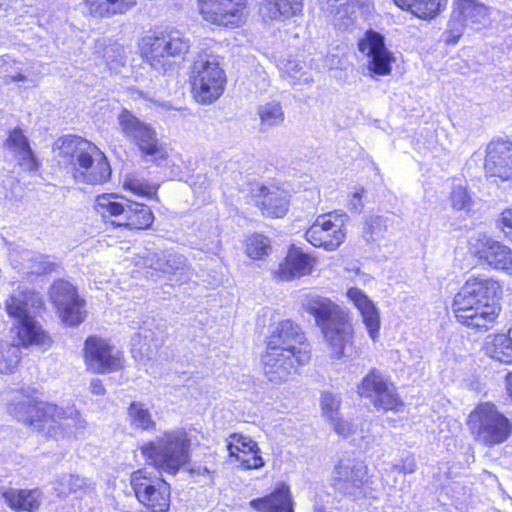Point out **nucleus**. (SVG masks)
Instances as JSON below:
<instances>
[{"label": "nucleus", "instance_id": "obj_61", "mask_svg": "<svg viewBox=\"0 0 512 512\" xmlns=\"http://www.w3.org/2000/svg\"><path fill=\"white\" fill-rule=\"evenodd\" d=\"M507 335H508V336H511V338H512V327L509 329V331H508V334H507Z\"/></svg>", "mask_w": 512, "mask_h": 512}, {"label": "nucleus", "instance_id": "obj_3", "mask_svg": "<svg viewBox=\"0 0 512 512\" xmlns=\"http://www.w3.org/2000/svg\"><path fill=\"white\" fill-rule=\"evenodd\" d=\"M304 309L314 316L316 324L329 343L334 356L341 358L345 342L349 337L351 325L347 320V313L330 299L314 296L306 300Z\"/></svg>", "mask_w": 512, "mask_h": 512}, {"label": "nucleus", "instance_id": "obj_9", "mask_svg": "<svg viewBox=\"0 0 512 512\" xmlns=\"http://www.w3.org/2000/svg\"><path fill=\"white\" fill-rule=\"evenodd\" d=\"M42 304L39 294L33 291H18L6 301V310L17 319L18 336L22 344H46L48 336L37 324L33 314Z\"/></svg>", "mask_w": 512, "mask_h": 512}, {"label": "nucleus", "instance_id": "obj_14", "mask_svg": "<svg viewBox=\"0 0 512 512\" xmlns=\"http://www.w3.org/2000/svg\"><path fill=\"white\" fill-rule=\"evenodd\" d=\"M358 393L369 398L378 411H399L404 406L394 384L375 369L358 386Z\"/></svg>", "mask_w": 512, "mask_h": 512}, {"label": "nucleus", "instance_id": "obj_34", "mask_svg": "<svg viewBox=\"0 0 512 512\" xmlns=\"http://www.w3.org/2000/svg\"><path fill=\"white\" fill-rule=\"evenodd\" d=\"M448 0H394L402 9L411 11L419 18H433L447 5Z\"/></svg>", "mask_w": 512, "mask_h": 512}, {"label": "nucleus", "instance_id": "obj_6", "mask_svg": "<svg viewBox=\"0 0 512 512\" xmlns=\"http://www.w3.org/2000/svg\"><path fill=\"white\" fill-rule=\"evenodd\" d=\"M145 55L153 69L166 73L190 49V40L176 29L163 30L143 39Z\"/></svg>", "mask_w": 512, "mask_h": 512}, {"label": "nucleus", "instance_id": "obj_11", "mask_svg": "<svg viewBox=\"0 0 512 512\" xmlns=\"http://www.w3.org/2000/svg\"><path fill=\"white\" fill-rule=\"evenodd\" d=\"M130 482L136 498L148 512L169 511L170 485L163 479L140 469L131 474Z\"/></svg>", "mask_w": 512, "mask_h": 512}, {"label": "nucleus", "instance_id": "obj_1", "mask_svg": "<svg viewBox=\"0 0 512 512\" xmlns=\"http://www.w3.org/2000/svg\"><path fill=\"white\" fill-rule=\"evenodd\" d=\"M501 292L498 281L484 274L471 275L454 296L453 312L461 324L487 331L496 323L500 307L495 297Z\"/></svg>", "mask_w": 512, "mask_h": 512}, {"label": "nucleus", "instance_id": "obj_4", "mask_svg": "<svg viewBox=\"0 0 512 512\" xmlns=\"http://www.w3.org/2000/svg\"><path fill=\"white\" fill-rule=\"evenodd\" d=\"M190 439L183 429L166 431L141 448L142 454L160 471L176 474L189 461Z\"/></svg>", "mask_w": 512, "mask_h": 512}, {"label": "nucleus", "instance_id": "obj_47", "mask_svg": "<svg viewBox=\"0 0 512 512\" xmlns=\"http://www.w3.org/2000/svg\"><path fill=\"white\" fill-rule=\"evenodd\" d=\"M124 187L140 196L153 197L156 195L158 186L140 179H129L124 182Z\"/></svg>", "mask_w": 512, "mask_h": 512}, {"label": "nucleus", "instance_id": "obj_38", "mask_svg": "<svg viewBox=\"0 0 512 512\" xmlns=\"http://www.w3.org/2000/svg\"><path fill=\"white\" fill-rule=\"evenodd\" d=\"M269 5L272 18L284 16L286 18L297 15L302 11L303 0H265Z\"/></svg>", "mask_w": 512, "mask_h": 512}, {"label": "nucleus", "instance_id": "obj_17", "mask_svg": "<svg viewBox=\"0 0 512 512\" xmlns=\"http://www.w3.org/2000/svg\"><path fill=\"white\" fill-rule=\"evenodd\" d=\"M51 299L58 309L62 321L68 325H78L83 321V300L75 288L67 281L57 280L50 291Z\"/></svg>", "mask_w": 512, "mask_h": 512}, {"label": "nucleus", "instance_id": "obj_29", "mask_svg": "<svg viewBox=\"0 0 512 512\" xmlns=\"http://www.w3.org/2000/svg\"><path fill=\"white\" fill-rule=\"evenodd\" d=\"M261 201L257 202V206L265 216L280 218L288 211L287 194L279 188L268 189L262 187L260 189Z\"/></svg>", "mask_w": 512, "mask_h": 512}, {"label": "nucleus", "instance_id": "obj_22", "mask_svg": "<svg viewBox=\"0 0 512 512\" xmlns=\"http://www.w3.org/2000/svg\"><path fill=\"white\" fill-rule=\"evenodd\" d=\"M300 346H308L298 324L291 320L278 322L267 338V348L281 349L287 352L298 351Z\"/></svg>", "mask_w": 512, "mask_h": 512}, {"label": "nucleus", "instance_id": "obj_52", "mask_svg": "<svg viewBox=\"0 0 512 512\" xmlns=\"http://www.w3.org/2000/svg\"><path fill=\"white\" fill-rule=\"evenodd\" d=\"M500 222L503 232L512 237V208L502 212Z\"/></svg>", "mask_w": 512, "mask_h": 512}, {"label": "nucleus", "instance_id": "obj_60", "mask_svg": "<svg viewBox=\"0 0 512 512\" xmlns=\"http://www.w3.org/2000/svg\"><path fill=\"white\" fill-rule=\"evenodd\" d=\"M346 294H347L348 298L352 299V288L347 289Z\"/></svg>", "mask_w": 512, "mask_h": 512}, {"label": "nucleus", "instance_id": "obj_18", "mask_svg": "<svg viewBox=\"0 0 512 512\" xmlns=\"http://www.w3.org/2000/svg\"><path fill=\"white\" fill-rule=\"evenodd\" d=\"M202 19L218 26L235 25L246 6L245 0H197Z\"/></svg>", "mask_w": 512, "mask_h": 512}, {"label": "nucleus", "instance_id": "obj_24", "mask_svg": "<svg viewBox=\"0 0 512 512\" xmlns=\"http://www.w3.org/2000/svg\"><path fill=\"white\" fill-rule=\"evenodd\" d=\"M41 492L38 489H0V496L9 508L16 512H36L41 505Z\"/></svg>", "mask_w": 512, "mask_h": 512}, {"label": "nucleus", "instance_id": "obj_53", "mask_svg": "<svg viewBox=\"0 0 512 512\" xmlns=\"http://www.w3.org/2000/svg\"><path fill=\"white\" fill-rule=\"evenodd\" d=\"M302 65L297 62H288L285 66V72L294 80H300V77H297V74L302 69Z\"/></svg>", "mask_w": 512, "mask_h": 512}, {"label": "nucleus", "instance_id": "obj_58", "mask_svg": "<svg viewBox=\"0 0 512 512\" xmlns=\"http://www.w3.org/2000/svg\"><path fill=\"white\" fill-rule=\"evenodd\" d=\"M337 2H340L339 3V7H344L345 5H347L349 3L348 0H327V3H331V5H334L333 3H337Z\"/></svg>", "mask_w": 512, "mask_h": 512}, {"label": "nucleus", "instance_id": "obj_54", "mask_svg": "<svg viewBox=\"0 0 512 512\" xmlns=\"http://www.w3.org/2000/svg\"><path fill=\"white\" fill-rule=\"evenodd\" d=\"M13 64H15V61L12 60L9 56L0 57V69H2L3 72H9Z\"/></svg>", "mask_w": 512, "mask_h": 512}, {"label": "nucleus", "instance_id": "obj_23", "mask_svg": "<svg viewBox=\"0 0 512 512\" xmlns=\"http://www.w3.org/2000/svg\"><path fill=\"white\" fill-rule=\"evenodd\" d=\"M484 167L490 177L512 180V145L505 142L490 144Z\"/></svg>", "mask_w": 512, "mask_h": 512}, {"label": "nucleus", "instance_id": "obj_37", "mask_svg": "<svg viewBox=\"0 0 512 512\" xmlns=\"http://www.w3.org/2000/svg\"><path fill=\"white\" fill-rule=\"evenodd\" d=\"M127 413L131 426L141 430H150L155 428V422L153 421L151 413L145 404L136 401L131 402Z\"/></svg>", "mask_w": 512, "mask_h": 512}, {"label": "nucleus", "instance_id": "obj_16", "mask_svg": "<svg viewBox=\"0 0 512 512\" xmlns=\"http://www.w3.org/2000/svg\"><path fill=\"white\" fill-rule=\"evenodd\" d=\"M471 253L479 262L493 269L512 274V249L486 234H479L470 241Z\"/></svg>", "mask_w": 512, "mask_h": 512}, {"label": "nucleus", "instance_id": "obj_20", "mask_svg": "<svg viewBox=\"0 0 512 512\" xmlns=\"http://www.w3.org/2000/svg\"><path fill=\"white\" fill-rule=\"evenodd\" d=\"M342 226V220L333 221L331 214L321 215L306 231L305 237L313 246L332 251L340 246L345 237Z\"/></svg>", "mask_w": 512, "mask_h": 512}, {"label": "nucleus", "instance_id": "obj_55", "mask_svg": "<svg viewBox=\"0 0 512 512\" xmlns=\"http://www.w3.org/2000/svg\"><path fill=\"white\" fill-rule=\"evenodd\" d=\"M90 388L91 392L95 395H102L105 392L104 386L99 379L92 380Z\"/></svg>", "mask_w": 512, "mask_h": 512}, {"label": "nucleus", "instance_id": "obj_7", "mask_svg": "<svg viewBox=\"0 0 512 512\" xmlns=\"http://www.w3.org/2000/svg\"><path fill=\"white\" fill-rule=\"evenodd\" d=\"M23 393L26 399L12 404L9 408L10 414L20 422L39 426V423L47 419H51L53 422L70 419L76 429L85 428L86 422L78 411L72 408L66 411L55 404L39 401L35 396L37 390L34 388L23 389Z\"/></svg>", "mask_w": 512, "mask_h": 512}, {"label": "nucleus", "instance_id": "obj_36", "mask_svg": "<svg viewBox=\"0 0 512 512\" xmlns=\"http://www.w3.org/2000/svg\"><path fill=\"white\" fill-rule=\"evenodd\" d=\"M321 403L324 413L331 420L335 431L343 436H347L350 434V424L348 422L342 421L339 416V401L330 393H324L321 397Z\"/></svg>", "mask_w": 512, "mask_h": 512}, {"label": "nucleus", "instance_id": "obj_5", "mask_svg": "<svg viewBox=\"0 0 512 512\" xmlns=\"http://www.w3.org/2000/svg\"><path fill=\"white\" fill-rule=\"evenodd\" d=\"M189 80L195 100L211 104L223 94L226 75L217 56L200 53L193 61Z\"/></svg>", "mask_w": 512, "mask_h": 512}, {"label": "nucleus", "instance_id": "obj_45", "mask_svg": "<svg viewBox=\"0 0 512 512\" xmlns=\"http://www.w3.org/2000/svg\"><path fill=\"white\" fill-rule=\"evenodd\" d=\"M452 207L456 210H470L473 204L472 198L466 187L454 185L450 194Z\"/></svg>", "mask_w": 512, "mask_h": 512}, {"label": "nucleus", "instance_id": "obj_30", "mask_svg": "<svg viewBox=\"0 0 512 512\" xmlns=\"http://www.w3.org/2000/svg\"><path fill=\"white\" fill-rule=\"evenodd\" d=\"M391 220L380 215H371L364 218L360 237L369 245H380L386 239Z\"/></svg>", "mask_w": 512, "mask_h": 512}, {"label": "nucleus", "instance_id": "obj_32", "mask_svg": "<svg viewBox=\"0 0 512 512\" xmlns=\"http://www.w3.org/2000/svg\"><path fill=\"white\" fill-rule=\"evenodd\" d=\"M161 272L170 275V281L177 285L187 283L191 277L186 258L180 254L165 253Z\"/></svg>", "mask_w": 512, "mask_h": 512}, {"label": "nucleus", "instance_id": "obj_51", "mask_svg": "<svg viewBox=\"0 0 512 512\" xmlns=\"http://www.w3.org/2000/svg\"><path fill=\"white\" fill-rule=\"evenodd\" d=\"M417 469V464L412 456H408L398 462L392 463L390 466V472H399L404 474L414 473Z\"/></svg>", "mask_w": 512, "mask_h": 512}, {"label": "nucleus", "instance_id": "obj_19", "mask_svg": "<svg viewBox=\"0 0 512 512\" xmlns=\"http://www.w3.org/2000/svg\"><path fill=\"white\" fill-rule=\"evenodd\" d=\"M358 49L368 57V71L376 75H388L391 72L392 55L385 47L384 37L373 30L366 31L358 41Z\"/></svg>", "mask_w": 512, "mask_h": 512}, {"label": "nucleus", "instance_id": "obj_21", "mask_svg": "<svg viewBox=\"0 0 512 512\" xmlns=\"http://www.w3.org/2000/svg\"><path fill=\"white\" fill-rule=\"evenodd\" d=\"M85 351L89 366L96 372L117 371L123 366L120 352L101 338H88Z\"/></svg>", "mask_w": 512, "mask_h": 512}, {"label": "nucleus", "instance_id": "obj_46", "mask_svg": "<svg viewBox=\"0 0 512 512\" xmlns=\"http://www.w3.org/2000/svg\"><path fill=\"white\" fill-rule=\"evenodd\" d=\"M233 439L235 443H229L228 445L231 456L237 457L240 454L259 450L257 443L248 437L234 435Z\"/></svg>", "mask_w": 512, "mask_h": 512}, {"label": "nucleus", "instance_id": "obj_13", "mask_svg": "<svg viewBox=\"0 0 512 512\" xmlns=\"http://www.w3.org/2000/svg\"><path fill=\"white\" fill-rule=\"evenodd\" d=\"M309 360L308 346H300L295 352L266 348L262 356L263 373L271 384L280 385L297 372V366L305 365Z\"/></svg>", "mask_w": 512, "mask_h": 512}, {"label": "nucleus", "instance_id": "obj_59", "mask_svg": "<svg viewBox=\"0 0 512 512\" xmlns=\"http://www.w3.org/2000/svg\"><path fill=\"white\" fill-rule=\"evenodd\" d=\"M363 193H364V188L363 187H361L360 189H358V188L354 189V194H353L354 200L356 198H360Z\"/></svg>", "mask_w": 512, "mask_h": 512}, {"label": "nucleus", "instance_id": "obj_27", "mask_svg": "<svg viewBox=\"0 0 512 512\" xmlns=\"http://www.w3.org/2000/svg\"><path fill=\"white\" fill-rule=\"evenodd\" d=\"M250 506L258 512H294L290 489L285 484L265 497L251 500Z\"/></svg>", "mask_w": 512, "mask_h": 512}, {"label": "nucleus", "instance_id": "obj_41", "mask_svg": "<svg viewBox=\"0 0 512 512\" xmlns=\"http://www.w3.org/2000/svg\"><path fill=\"white\" fill-rule=\"evenodd\" d=\"M131 344L134 350H138L140 354L146 356L152 354L153 350L157 348L154 333L147 328H141L138 333L134 334L131 338Z\"/></svg>", "mask_w": 512, "mask_h": 512}, {"label": "nucleus", "instance_id": "obj_8", "mask_svg": "<svg viewBox=\"0 0 512 512\" xmlns=\"http://www.w3.org/2000/svg\"><path fill=\"white\" fill-rule=\"evenodd\" d=\"M95 209L103 218L115 217L111 222L119 227L142 230L149 228L154 221V215L148 206L116 194L99 195Z\"/></svg>", "mask_w": 512, "mask_h": 512}, {"label": "nucleus", "instance_id": "obj_33", "mask_svg": "<svg viewBox=\"0 0 512 512\" xmlns=\"http://www.w3.org/2000/svg\"><path fill=\"white\" fill-rule=\"evenodd\" d=\"M94 16L109 17L124 14L136 5V0H85Z\"/></svg>", "mask_w": 512, "mask_h": 512}, {"label": "nucleus", "instance_id": "obj_2", "mask_svg": "<svg viewBox=\"0 0 512 512\" xmlns=\"http://www.w3.org/2000/svg\"><path fill=\"white\" fill-rule=\"evenodd\" d=\"M58 156L69 160L76 181L87 184L105 183L111 176L106 156L92 142L79 136L66 135L55 142Z\"/></svg>", "mask_w": 512, "mask_h": 512}, {"label": "nucleus", "instance_id": "obj_25", "mask_svg": "<svg viewBox=\"0 0 512 512\" xmlns=\"http://www.w3.org/2000/svg\"><path fill=\"white\" fill-rule=\"evenodd\" d=\"M4 147L14 155L24 169L32 171L37 168L36 158L21 128L17 127L9 132Z\"/></svg>", "mask_w": 512, "mask_h": 512}, {"label": "nucleus", "instance_id": "obj_28", "mask_svg": "<svg viewBox=\"0 0 512 512\" xmlns=\"http://www.w3.org/2000/svg\"><path fill=\"white\" fill-rule=\"evenodd\" d=\"M313 266L311 257L298 249H292L279 265L278 275L282 280L309 274Z\"/></svg>", "mask_w": 512, "mask_h": 512}, {"label": "nucleus", "instance_id": "obj_48", "mask_svg": "<svg viewBox=\"0 0 512 512\" xmlns=\"http://www.w3.org/2000/svg\"><path fill=\"white\" fill-rule=\"evenodd\" d=\"M164 252H151L146 251L143 256H141V263L143 266L150 268L156 272H161L162 270V264H163V258H164ZM137 264H140V261L137 262Z\"/></svg>", "mask_w": 512, "mask_h": 512}, {"label": "nucleus", "instance_id": "obj_12", "mask_svg": "<svg viewBox=\"0 0 512 512\" xmlns=\"http://www.w3.org/2000/svg\"><path fill=\"white\" fill-rule=\"evenodd\" d=\"M118 123L124 136L132 141L146 156L155 161L164 160L168 151L157 138V133L149 124L141 121L129 110L123 109L118 115Z\"/></svg>", "mask_w": 512, "mask_h": 512}, {"label": "nucleus", "instance_id": "obj_42", "mask_svg": "<svg viewBox=\"0 0 512 512\" xmlns=\"http://www.w3.org/2000/svg\"><path fill=\"white\" fill-rule=\"evenodd\" d=\"M271 251L270 240L262 234H254L247 239L246 253L250 258L261 259Z\"/></svg>", "mask_w": 512, "mask_h": 512}, {"label": "nucleus", "instance_id": "obj_31", "mask_svg": "<svg viewBox=\"0 0 512 512\" xmlns=\"http://www.w3.org/2000/svg\"><path fill=\"white\" fill-rule=\"evenodd\" d=\"M256 113L260 120L259 130L262 133L281 126L285 120L283 107L280 102L275 100L260 104Z\"/></svg>", "mask_w": 512, "mask_h": 512}, {"label": "nucleus", "instance_id": "obj_56", "mask_svg": "<svg viewBox=\"0 0 512 512\" xmlns=\"http://www.w3.org/2000/svg\"><path fill=\"white\" fill-rule=\"evenodd\" d=\"M3 80L6 84H9L11 82H17V81H25L26 80V76L23 75L22 73H17L16 75L14 76H9V75H4L3 76Z\"/></svg>", "mask_w": 512, "mask_h": 512}, {"label": "nucleus", "instance_id": "obj_44", "mask_svg": "<svg viewBox=\"0 0 512 512\" xmlns=\"http://www.w3.org/2000/svg\"><path fill=\"white\" fill-rule=\"evenodd\" d=\"M352 468L349 464V460L340 461L334 469L333 474V486L341 491L346 492L350 487V476Z\"/></svg>", "mask_w": 512, "mask_h": 512}, {"label": "nucleus", "instance_id": "obj_40", "mask_svg": "<svg viewBox=\"0 0 512 512\" xmlns=\"http://www.w3.org/2000/svg\"><path fill=\"white\" fill-rule=\"evenodd\" d=\"M492 358L502 363H512V338L507 334H498L495 336L492 348Z\"/></svg>", "mask_w": 512, "mask_h": 512}, {"label": "nucleus", "instance_id": "obj_15", "mask_svg": "<svg viewBox=\"0 0 512 512\" xmlns=\"http://www.w3.org/2000/svg\"><path fill=\"white\" fill-rule=\"evenodd\" d=\"M487 16V7L477 0H453V10L445 32L446 43L456 44L465 27L482 24Z\"/></svg>", "mask_w": 512, "mask_h": 512}, {"label": "nucleus", "instance_id": "obj_10", "mask_svg": "<svg viewBox=\"0 0 512 512\" xmlns=\"http://www.w3.org/2000/svg\"><path fill=\"white\" fill-rule=\"evenodd\" d=\"M468 425L476 441L488 446L503 443L512 433V421L490 402L477 405L469 415Z\"/></svg>", "mask_w": 512, "mask_h": 512}, {"label": "nucleus", "instance_id": "obj_50", "mask_svg": "<svg viewBox=\"0 0 512 512\" xmlns=\"http://www.w3.org/2000/svg\"><path fill=\"white\" fill-rule=\"evenodd\" d=\"M358 482L362 486H365L366 488L368 487V484H369L368 468H367V466L363 465L362 463L357 464L356 466L354 465V480H353L354 498L359 496L360 494H362V490L357 491Z\"/></svg>", "mask_w": 512, "mask_h": 512}, {"label": "nucleus", "instance_id": "obj_43", "mask_svg": "<svg viewBox=\"0 0 512 512\" xmlns=\"http://www.w3.org/2000/svg\"><path fill=\"white\" fill-rule=\"evenodd\" d=\"M20 360L19 348L13 345H6L5 348L0 343V373H7Z\"/></svg>", "mask_w": 512, "mask_h": 512}, {"label": "nucleus", "instance_id": "obj_57", "mask_svg": "<svg viewBox=\"0 0 512 512\" xmlns=\"http://www.w3.org/2000/svg\"><path fill=\"white\" fill-rule=\"evenodd\" d=\"M354 2H356L361 8H367V10L371 4V0H354Z\"/></svg>", "mask_w": 512, "mask_h": 512}, {"label": "nucleus", "instance_id": "obj_49", "mask_svg": "<svg viewBox=\"0 0 512 512\" xmlns=\"http://www.w3.org/2000/svg\"><path fill=\"white\" fill-rule=\"evenodd\" d=\"M260 450L237 455V460L246 469H258L264 466V460L259 455Z\"/></svg>", "mask_w": 512, "mask_h": 512}, {"label": "nucleus", "instance_id": "obj_35", "mask_svg": "<svg viewBox=\"0 0 512 512\" xmlns=\"http://www.w3.org/2000/svg\"><path fill=\"white\" fill-rule=\"evenodd\" d=\"M21 257L22 270L28 274H46L53 271L56 266V263L46 255L24 251Z\"/></svg>", "mask_w": 512, "mask_h": 512}, {"label": "nucleus", "instance_id": "obj_26", "mask_svg": "<svg viewBox=\"0 0 512 512\" xmlns=\"http://www.w3.org/2000/svg\"><path fill=\"white\" fill-rule=\"evenodd\" d=\"M354 306L358 309L362 322L369 334V337L376 341L379 337L381 318L379 309L374 302L363 293L362 290L354 287Z\"/></svg>", "mask_w": 512, "mask_h": 512}, {"label": "nucleus", "instance_id": "obj_39", "mask_svg": "<svg viewBox=\"0 0 512 512\" xmlns=\"http://www.w3.org/2000/svg\"><path fill=\"white\" fill-rule=\"evenodd\" d=\"M87 486L85 478L75 475H64L58 480L55 489L59 496L67 497L70 494L78 495L84 492Z\"/></svg>", "mask_w": 512, "mask_h": 512}]
</instances>
